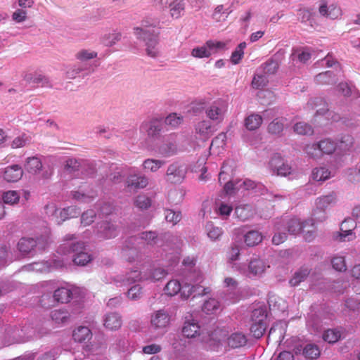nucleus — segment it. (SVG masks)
I'll return each mask as SVG.
<instances>
[{
  "mask_svg": "<svg viewBox=\"0 0 360 360\" xmlns=\"http://www.w3.org/2000/svg\"><path fill=\"white\" fill-rule=\"evenodd\" d=\"M155 28V26L148 21H142L141 27L134 28L136 38L146 42V53L151 58H156L159 55V32Z\"/></svg>",
  "mask_w": 360,
  "mask_h": 360,
  "instance_id": "f257e3e1",
  "label": "nucleus"
},
{
  "mask_svg": "<svg viewBox=\"0 0 360 360\" xmlns=\"http://www.w3.org/2000/svg\"><path fill=\"white\" fill-rule=\"evenodd\" d=\"M68 247L63 245L60 247L58 252L66 254L73 253L72 261L76 265L84 266L91 260V256L86 252V247L83 242H77L68 245V250L65 251Z\"/></svg>",
  "mask_w": 360,
  "mask_h": 360,
  "instance_id": "f03ea898",
  "label": "nucleus"
},
{
  "mask_svg": "<svg viewBox=\"0 0 360 360\" xmlns=\"http://www.w3.org/2000/svg\"><path fill=\"white\" fill-rule=\"evenodd\" d=\"M288 231L294 235L300 233H304V239L311 241L314 236V221L312 219L301 221L297 218H292L288 222Z\"/></svg>",
  "mask_w": 360,
  "mask_h": 360,
  "instance_id": "7ed1b4c3",
  "label": "nucleus"
},
{
  "mask_svg": "<svg viewBox=\"0 0 360 360\" xmlns=\"http://www.w3.org/2000/svg\"><path fill=\"white\" fill-rule=\"evenodd\" d=\"M50 242V232L46 231L44 236L38 237L37 240L32 238H22L18 243L19 251L24 254L30 253L34 248L37 247L39 250H44Z\"/></svg>",
  "mask_w": 360,
  "mask_h": 360,
  "instance_id": "20e7f679",
  "label": "nucleus"
},
{
  "mask_svg": "<svg viewBox=\"0 0 360 360\" xmlns=\"http://www.w3.org/2000/svg\"><path fill=\"white\" fill-rule=\"evenodd\" d=\"M252 319L250 332L255 338L259 339L264 335L266 328V315L263 309H257L253 311Z\"/></svg>",
  "mask_w": 360,
  "mask_h": 360,
  "instance_id": "39448f33",
  "label": "nucleus"
},
{
  "mask_svg": "<svg viewBox=\"0 0 360 360\" xmlns=\"http://www.w3.org/2000/svg\"><path fill=\"white\" fill-rule=\"evenodd\" d=\"M140 130L146 134L149 139H156L160 136L162 130V121L158 118L146 120L141 124Z\"/></svg>",
  "mask_w": 360,
  "mask_h": 360,
  "instance_id": "423d86ee",
  "label": "nucleus"
},
{
  "mask_svg": "<svg viewBox=\"0 0 360 360\" xmlns=\"http://www.w3.org/2000/svg\"><path fill=\"white\" fill-rule=\"evenodd\" d=\"M45 210L46 214H50L53 217L56 215L57 219L58 214L59 213L61 220L58 221V224H60L61 221H63L67 219L75 217L79 213L75 207L71 206L63 210H58L53 203L46 205Z\"/></svg>",
  "mask_w": 360,
  "mask_h": 360,
  "instance_id": "0eeeda50",
  "label": "nucleus"
},
{
  "mask_svg": "<svg viewBox=\"0 0 360 360\" xmlns=\"http://www.w3.org/2000/svg\"><path fill=\"white\" fill-rule=\"evenodd\" d=\"M136 236L130 237L122 250V257L127 262L131 263L137 261L140 257L139 252L136 248Z\"/></svg>",
  "mask_w": 360,
  "mask_h": 360,
  "instance_id": "6e6552de",
  "label": "nucleus"
},
{
  "mask_svg": "<svg viewBox=\"0 0 360 360\" xmlns=\"http://www.w3.org/2000/svg\"><path fill=\"white\" fill-rule=\"evenodd\" d=\"M186 169L178 163L170 165L166 172V180L171 184H181L186 177Z\"/></svg>",
  "mask_w": 360,
  "mask_h": 360,
  "instance_id": "1a4fd4ad",
  "label": "nucleus"
},
{
  "mask_svg": "<svg viewBox=\"0 0 360 360\" xmlns=\"http://www.w3.org/2000/svg\"><path fill=\"white\" fill-rule=\"evenodd\" d=\"M269 167L278 176H285L291 173V167L285 163L282 157L278 154H275L269 161Z\"/></svg>",
  "mask_w": 360,
  "mask_h": 360,
  "instance_id": "9d476101",
  "label": "nucleus"
},
{
  "mask_svg": "<svg viewBox=\"0 0 360 360\" xmlns=\"http://www.w3.org/2000/svg\"><path fill=\"white\" fill-rule=\"evenodd\" d=\"M170 321L171 316L164 309L155 311L150 316V325L155 329L166 328Z\"/></svg>",
  "mask_w": 360,
  "mask_h": 360,
  "instance_id": "9b49d317",
  "label": "nucleus"
},
{
  "mask_svg": "<svg viewBox=\"0 0 360 360\" xmlns=\"http://www.w3.org/2000/svg\"><path fill=\"white\" fill-rule=\"evenodd\" d=\"M22 339L18 333V326H8L6 327L1 338V341L4 345L9 346L13 344H19V342Z\"/></svg>",
  "mask_w": 360,
  "mask_h": 360,
  "instance_id": "f8f14e48",
  "label": "nucleus"
},
{
  "mask_svg": "<svg viewBox=\"0 0 360 360\" xmlns=\"http://www.w3.org/2000/svg\"><path fill=\"white\" fill-rule=\"evenodd\" d=\"M336 202L337 195L336 193L333 191L329 193L327 195L319 197L316 200V210H315L314 214H316V212L318 210L324 212L327 208L335 205Z\"/></svg>",
  "mask_w": 360,
  "mask_h": 360,
  "instance_id": "ddd939ff",
  "label": "nucleus"
},
{
  "mask_svg": "<svg viewBox=\"0 0 360 360\" xmlns=\"http://www.w3.org/2000/svg\"><path fill=\"white\" fill-rule=\"evenodd\" d=\"M319 13L331 19H337L342 15L341 9L335 5L327 6L325 1H322L319 8Z\"/></svg>",
  "mask_w": 360,
  "mask_h": 360,
  "instance_id": "4468645a",
  "label": "nucleus"
},
{
  "mask_svg": "<svg viewBox=\"0 0 360 360\" xmlns=\"http://www.w3.org/2000/svg\"><path fill=\"white\" fill-rule=\"evenodd\" d=\"M22 169L20 166L13 165L7 167L4 172V179L8 182H16L22 176Z\"/></svg>",
  "mask_w": 360,
  "mask_h": 360,
  "instance_id": "2eb2a0df",
  "label": "nucleus"
},
{
  "mask_svg": "<svg viewBox=\"0 0 360 360\" xmlns=\"http://www.w3.org/2000/svg\"><path fill=\"white\" fill-rule=\"evenodd\" d=\"M162 4H168L170 14L172 18H179L184 11L185 4L184 0H160Z\"/></svg>",
  "mask_w": 360,
  "mask_h": 360,
  "instance_id": "dca6fc26",
  "label": "nucleus"
},
{
  "mask_svg": "<svg viewBox=\"0 0 360 360\" xmlns=\"http://www.w3.org/2000/svg\"><path fill=\"white\" fill-rule=\"evenodd\" d=\"M195 133L202 140L208 139L213 134L212 124L208 120H202L195 125Z\"/></svg>",
  "mask_w": 360,
  "mask_h": 360,
  "instance_id": "f3484780",
  "label": "nucleus"
},
{
  "mask_svg": "<svg viewBox=\"0 0 360 360\" xmlns=\"http://www.w3.org/2000/svg\"><path fill=\"white\" fill-rule=\"evenodd\" d=\"M103 322L104 326L110 330H118L122 324V318L117 313H110L106 314Z\"/></svg>",
  "mask_w": 360,
  "mask_h": 360,
  "instance_id": "a211bd4d",
  "label": "nucleus"
},
{
  "mask_svg": "<svg viewBox=\"0 0 360 360\" xmlns=\"http://www.w3.org/2000/svg\"><path fill=\"white\" fill-rule=\"evenodd\" d=\"M200 326L194 319L186 321L182 328L183 335L188 338H193L200 334Z\"/></svg>",
  "mask_w": 360,
  "mask_h": 360,
  "instance_id": "6ab92c4d",
  "label": "nucleus"
},
{
  "mask_svg": "<svg viewBox=\"0 0 360 360\" xmlns=\"http://www.w3.org/2000/svg\"><path fill=\"white\" fill-rule=\"evenodd\" d=\"M228 336V331L225 329L217 328L209 333V340L207 342L210 346L218 345L222 341L225 340Z\"/></svg>",
  "mask_w": 360,
  "mask_h": 360,
  "instance_id": "aec40b11",
  "label": "nucleus"
},
{
  "mask_svg": "<svg viewBox=\"0 0 360 360\" xmlns=\"http://www.w3.org/2000/svg\"><path fill=\"white\" fill-rule=\"evenodd\" d=\"M355 228L354 222L351 219H345L341 224L340 231L339 236L340 237V240L341 241H345V238L348 236H350L351 238L348 239V240H353L356 238L354 233L352 231Z\"/></svg>",
  "mask_w": 360,
  "mask_h": 360,
  "instance_id": "412c9836",
  "label": "nucleus"
},
{
  "mask_svg": "<svg viewBox=\"0 0 360 360\" xmlns=\"http://www.w3.org/2000/svg\"><path fill=\"white\" fill-rule=\"evenodd\" d=\"M72 337L75 342H86L91 339L92 333L88 327L79 326L74 330Z\"/></svg>",
  "mask_w": 360,
  "mask_h": 360,
  "instance_id": "4be33fe9",
  "label": "nucleus"
},
{
  "mask_svg": "<svg viewBox=\"0 0 360 360\" xmlns=\"http://www.w3.org/2000/svg\"><path fill=\"white\" fill-rule=\"evenodd\" d=\"M223 107V104L221 102H214L206 111L207 117L212 120H221L224 113Z\"/></svg>",
  "mask_w": 360,
  "mask_h": 360,
  "instance_id": "5701e85b",
  "label": "nucleus"
},
{
  "mask_svg": "<svg viewBox=\"0 0 360 360\" xmlns=\"http://www.w3.org/2000/svg\"><path fill=\"white\" fill-rule=\"evenodd\" d=\"M99 231L105 238H114L118 233L117 226L109 221L102 222L99 226Z\"/></svg>",
  "mask_w": 360,
  "mask_h": 360,
  "instance_id": "b1692460",
  "label": "nucleus"
},
{
  "mask_svg": "<svg viewBox=\"0 0 360 360\" xmlns=\"http://www.w3.org/2000/svg\"><path fill=\"white\" fill-rule=\"evenodd\" d=\"M285 121L286 119L283 117L275 118L269 124L267 127L268 132L272 135H281L284 129Z\"/></svg>",
  "mask_w": 360,
  "mask_h": 360,
  "instance_id": "393cba45",
  "label": "nucleus"
},
{
  "mask_svg": "<svg viewBox=\"0 0 360 360\" xmlns=\"http://www.w3.org/2000/svg\"><path fill=\"white\" fill-rule=\"evenodd\" d=\"M266 270L264 262L258 258L250 260L248 264V273L252 276H257L263 274Z\"/></svg>",
  "mask_w": 360,
  "mask_h": 360,
  "instance_id": "a878e982",
  "label": "nucleus"
},
{
  "mask_svg": "<svg viewBox=\"0 0 360 360\" xmlns=\"http://www.w3.org/2000/svg\"><path fill=\"white\" fill-rule=\"evenodd\" d=\"M42 169V163L40 159L37 157H30L26 160L25 164V169L31 174H37Z\"/></svg>",
  "mask_w": 360,
  "mask_h": 360,
  "instance_id": "bb28decb",
  "label": "nucleus"
},
{
  "mask_svg": "<svg viewBox=\"0 0 360 360\" xmlns=\"http://www.w3.org/2000/svg\"><path fill=\"white\" fill-rule=\"evenodd\" d=\"M227 343L232 348H238L243 347L247 343L245 335L241 333H233L227 338Z\"/></svg>",
  "mask_w": 360,
  "mask_h": 360,
  "instance_id": "cd10ccee",
  "label": "nucleus"
},
{
  "mask_svg": "<svg viewBox=\"0 0 360 360\" xmlns=\"http://www.w3.org/2000/svg\"><path fill=\"white\" fill-rule=\"evenodd\" d=\"M127 186L134 188H143L148 184V180L145 176L131 175L127 181Z\"/></svg>",
  "mask_w": 360,
  "mask_h": 360,
  "instance_id": "c85d7f7f",
  "label": "nucleus"
},
{
  "mask_svg": "<svg viewBox=\"0 0 360 360\" xmlns=\"http://www.w3.org/2000/svg\"><path fill=\"white\" fill-rule=\"evenodd\" d=\"M262 121L261 115L253 113L245 119V126L250 131L256 130L261 126Z\"/></svg>",
  "mask_w": 360,
  "mask_h": 360,
  "instance_id": "c756f323",
  "label": "nucleus"
},
{
  "mask_svg": "<svg viewBox=\"0 0 360 360\" xmlns=\"http://www.w3.org/2000/svg\"><path fill=\"white\" fill-rule=\"evenodd\" d=\"M142 280H144L143 272H141L138 270H131L127 272L124 276L121 278V281L124 285H130Z\"/></svg>",
  "mask_w": 360,
  "mask_h": 360,
  "instance_id": "7c9ffc66",
  "label": "nucleus"
},
{
  "mask_svg": "<svg viewBox=\"0 0 360 360\" xmlns=\"http://www.w3.org/2000/svg\"><path fill=\"white\" fill-rule=\"evenodd\" d=\"M167 274V272L164 269L153 268L148 273L143 271V279L157 281L165 278Z\"/></svg>",
  "mask_w": 360,
  "mask_h": 360,
  "instance_id": "2f4dec72",
  "label": "nucleus"
},
{
  "mask_svg": "<svg viewBox=\"0 0 360 360\" xmlns=\"http://www.w3.org/2000/svg\"><path fill=\"white\" fill-rule=\"evenodd\" d=\"M315 82L318 84H333L337 79L332 71H326L319 73L315 77Z\"/></svg>",
  "mask_w": 360,
  "mask_h": 360,
  "instance_id": "473e14b6",
  "label": "nucleus"
},
{
  "mask_svg": "<svg viewBox=\"0 0 360 360\" xmlns=\"http://www.w3.org/2000/svg\"><path fill=\"white\" fill-rule=\"evenodd\" d=\"M72 292L66 288H59L54 291L53 297L56 301L61 303L70 302L72 297Z\"/></svg>",
  "mask_w": 360,
  "mask_h": 360,
  "instance_id": "72a5a7b5",
  "label": "nucleus"
},
{
  "mask_svg": "<svg viewBox=\"0 0 360 360\" xmlns=\"http://www.w3.org/2000/svg\"><path fill=\"white\" fill-rule=\"evenodd\" d=\"M263 237L260 232L257 231H250L245 236V243L248 246H255L262 241Z\"/></svg>",
  "mask_w": 360,
  "mask_h": 360,
  "instance_id": "f704fd0d",
  "label": "nucleus"
},
{
  "mask_svg": "<svg viewBox=\"0 0 360 360\" xmlns=\"http://www.w3.org/2000/svg\"><path fill=\"white\" fill-rule=\"evenodd\" d=\"M181 290V285L176 279L170 280L165 286L164 292L167 296H174Z\"/></svg>",
  "mask_w": 360,
  "mask_h": 360,
  "instance_id": "c9c22d12",
  "label": "nucleus"
},
{
  "mask_svg": "<svg viewBox=\"0 0 360 360\" xmlns=\"http://www.w3.org/2000/svg\"><path fill=\"white\" fill-rule=\"evenodd\" d=\"M177 151L176 145L174 142H167L160 146L158 148V153L162 157H170L176 154Z\"/></svg>",
  "mask_w": 360,
  "mask_h": 360,
  "instance_id": "e433bc0d",
  "label": "nucleus"
},
{
  "mask_svg": "<svg viewBox=\"0 0 360 360\" xmlns=\"http://www.w3.org/2000/svg\"><path fill=\"white\" fill-rule=\"evenodd\" d=\"M51 317L56 324L66 323L70 319V314L66 310L56 309L51 311Z\"/></svg>",
  "mask_w": 360,
  "mask_h": 360,
  "instance_id": "4c0bfd02",
  "label": "nucleus"
},
{
  "mask_svg": "<svg viewBox=\"0 0 360 360\" xmlns=\"http://www.w3.org/2000/svg\"><path fill=\"white\" fill-rule=\"evenodd\" d=\"M330 172L326 167H316L312 171V178L317 181H323L329 179Z\"/></svg>",
  "mask_w": 360,
  "mask_h": 360,
  "instance_id": "58836bf2",
  "label": "nucleus"
},
{
  "mask_svg": "<svg viewBox=\"0 0 360 360\" xmlns=\"http://www.w3.org/2000/svg\"><path fill=\"white\" fill-rule=\"evenodd\" d=\"M309 274V271L307 268H301L295 273L292 278L290 280V285H298L302 281H303L307 277Z\"/></svg>",
  "mask_w": 360,
  "mask_h": 360,
  "instance_id": "ea45409f",
  "label": "nucleus"
},
{
  "mask_svg": "<svg viewBox=\"0 0 360 360\" xmlns=\"http://www.w3.org/2000/svg\"><path fill=\"white\" fill-rule=\"evenodd\" d=\"M165 163L163 160L148 158L143 162V167L147 171L155 172L164 165Z\"/></svg>",
  "mask_w": 360,
  "mask_h": 360,
  "instance_id": "a19ab883",
  "label": "nucleus"
},
{
  "mask_svg": "<svg viewBox=\"0 0 360 360\" xmlns=\"http://www.w3.org/2000/svg\"><path fill=\"white\" fill-rule=\"evenodd\" d=\"M220 308L219 302L214 298L205 301L202 306V311L207 314L217 312Z\"/></svg>",
  "mask_w": 360,
  "mask_h": 360,
  "instance_id": "79ce46f5",
  "label": "nucleus"
},
{
  "mask_svg": "<svg viewBox=\"0 0 360 360\" xmlns=\"http://www.w3.org/2000/svg\"><path fill=\"white\" fill-rule=\"evenodd\" d=\"M341 338V333L336 329H328L323 334V339L328 343L337 342Z\"/></svg>",
  "mask_w": 360,
  "mask_h": 360,
  "instance_id": "37998d69",
  "label": "nucleus"
},
{
  "mask_svg": "<svg viewBox=\"0 0 360 360\" xmlns=\"http://www.w3.org/2000/svg\"><path fill=\"white\" fill-rule=\"evenodd\" d=\"M121 37L122 35L120 32L108 33L102 37L101 41L105 46L110 47L120 41Z\"/></svg>",
  "mask_w": 360,
  "mask_h": 360,
  "instance_id": "c03bdc74",
  "label": "nucleus"
},
{
  "mask_svg": "<svg viewBox=\"0 0 360 360\" xmlns=\"http://www.w3.org/2000/svg\"><path fill=\"white\" fill-rule=\"evenodd\" d=\"M321 153L322 154H331L336 148V143L330 140L324 139L319 143Z\"/></svg>",
  "mask_w": 360,
  "mask_h": 360,
  "instance_id": "a18cd8bd",
  "label": "nucleus"
},
{
  "mask_svg": "<svg viewBox=\"0 0 360 360\" xmlns=\"http://www.w3.org/2000/svg\"><path fill=\"white\" fill-rule=\"evenodd\" d=\"M320 354L321 351L319 347L314 344H308L303 349V354L308 359H317Z\"/></svg>",
  "mask_w": 360,
  "mask_h": 360,
  "instance_id": "49530a36",
  "label": "nucleus"
},
{
  "mask_svg": "<svg viewBox=\"0 0 360 360\" xmlns=\"http://www.w3.org/2000/svg\"><path fill=\"white\" fill-rule=\"evenodd\" d=\"M278 67V63L276 60L270 58L262 65L263 72L266 75H274L277 72Z\"/></svg>",
  "mask_w": 360,
  "mask_h": 360,
  "instance_id": "de8ad7c7",
  "label": "nucleus"
},
{
  "mask_svg": "<svg viewBox=\"0 0 360 360\" xmlns=\"http://www.w3.org/2000/svg\"><path fill=\"white\" fill-rule=\"evenodd\" d=\"M137 244L141 243V240H144L148 245H152L155 243L158 235L155 232L146 231L141 233L139 237H137Z\"/></svg>",
  "mask_w": 360,
  "mask_h": 360,
  "instance_id": "09e8293b",
  "label": "nucleus"
},
{
  "mask_svg": "<svg viewBox=\"0 0 360 360\" xmlns=\"http://www.w3.org/2000/svg\"><path fill=\"white\" fill-rule=\"evenodd\" d=\"M212 55V52L209 47L206 45L194 48L191 51V56L195 58H208Z\"/></svg>",
  "mask_w": 360,
  "mask_h": 360,
  "instance_id": "8fccbe9b",
  "label": "nucleus"
},
{
  "mask_svg": "<svg viewBox=\"0 0 360 360\" xmlns=\"http://www.w3.org/2000/svg\"><path fill=\"white\" fill-rule=\"evenodd\" d=\"M20 193L16 191H8L4 193L3 200L4 203L14 205L19 202Z\"/></svg>",
  "mask_w": 360,
  "mask_h": 360,
  "instance_id": "3c124183",
  "label": "nucleus"
},
{
  "mask_svg": "<svg viewBox=\"0 0 360 360\" xmlns=\"http://www.w3.org/2000/svg\"><path fill=\"white\" fill-rule=\"evenodd\" d=\"M331 264L333 268L338 271H345L347 270L346 262L344 257L335 256L332 258Z\"/></svg>",
  "mask_w": 360,
  "mask_h": 360,
  "instance_id": "603ef678",
  "label": "nucleus"
},
{
  "mask_svg": "<svg viewBox=\"0 0 360 360\" xmlns=\"http://www.w3.org/2000/svg\"><path fill=\"white\" fill-rule=\"evenodd\" d=\"M246 47L245 42H241L236 49V50L232 53L231 60L233 64H238L240 61L241 58L243 56L244 51L243 50Z\"/></svg>",
  "mask_w": 360,
  "mask_h": 360,
  "instance_id": "864d4df0",
  "label": "nucleus"
},
{
  "mask_svg": "<svg viewBox=\"0 0 360 360\" xmlns=\"http://www.w3.org/2000/svg\"><path fill=\"white\" fill-rule=\"evenodd\" d=\"M304 151L311 158H319L321 156L319 143L307 145L304 148Z\"/></svg>",
  "mask_w": 360,
  "mask_h": 360,
  "instance_id": "5fc2aeb1",
  "label": "nucleus"
},
{
  "mask_svg": "<svg viewBox=\"0 0 360 360\" xmlns=\"http://www.w3.org/2000/svg\"><path fill=\"white\" fill-rule=\"evenodd\" d=\"M294 131L301 135H311L314 131L312 127L304 122H298L294 126Z\"/></svg>",
  "mask_w": 360,
  "mask_h": 360,
  "instance_id": "6e6d98bb",
  "label": "nucleus"
},
{
  "mask_svg": "<svg viewBox=\"0 0 360 360\" xmlns=\"http://www.w3.org/2000/svg\"><path fill=\"white\" fill-rule=\"evenodd\" d=\"M165 122L167 125L176 128L182 124L183 117L176 113H171L165 118Z\"/></svg>",
  "mask_w": 360,
  "mask_h": 360,
  "instance_id": "4d7b16f0",
  "label": "nucleus"
},
{
  "mask_svg": "<svg viewBox=\"0 0 360 360\" xmlns=\"http://www.w3.org/2000/svg\"><path fill=\"white\" fill-rule=\"evenodd\" d=\"M165 216L167 221L172 223L173 225L177 224L181 219L180 212H174L173 210L170 209L165 210Z\"/></svg>",
  "mask_w": 360,
  "mask_h": 360,
  "instance_id": "13d9d810",
  "label": "nucleus"
},
{
  "mask_svg": "<svg viewBox=\"0 0 360 360\" xmlns=\"http://www.w3.org/2000/svg\"><path fill=\"white\" fill-rule=\"evenodd\" d=\"M135 205L141 210H146L151 205V200L143 195H138L134 200Z\"/></svg>",
  "mask_w": 360,
  "mask_h": 360,
  "instance_id": "bf43d9fd",
  "label": "nucleus"
},
{
  "mask_svg": "<svg viewBox=\"0 0 360 360\" xmlns=\"http://www.w3.org/2000/svg\"><path fill=\"white\" fill-rule=\"evenodd\" d=\"M207 231L208 237L213 240L219 239L223 233L221 228L214 226L212 224H207Z\"/></svg>",
  "mask_w": 360,
  "mask_h": 360,
  "instance_id": "052dcab7",
  "label": "nucleus"
},
{
  "mask_svg": "<svg viewBox=\"0 0 360 360\" xmlns=\"http://www.w3.org/2000/svg\"><path fill=\"white\" fill-rule=\"evenodd\" d=\"M23 331L24 335H25V342H27L32 339L40 338L41 335L37 333L36 329L32 326H23L21 327Z\"/></svg>",
  "mask_w": 360,
  "mask_h": 360,
  "instance_id": "680f3d73",
  "label": "nucleus"
},
{
  "mask_svg": "<svg viewBox=\"0 0 360 360\" xmlns=\"http://www.w3.org/2000/svg\"><path fill=\"white\" fill-rule=\"evenodd\" d=\"M96 212L93 210L84 212L81 217V224L86 226L91 224L96 218Z\"/></svg>",
  "mask_w": 360,
  "mask_h": 360,
  "instance_id": "e2e57ef3",
  "label": "nucleus"
},
{
  "mask_svg": "<svg viewBox=\"0 0 360 360\" xmlns=\"http://www.w3.org/2000/svg\"><path fill=\"white\" fill-rule=\"evenodd\" d=\"M81 167L80 162L74 158H69L65 161V169L69 173L74 172L77 171Z\"/></svg>",
  "mask_w": 360,
  "mask_h": 360,
  "instance_id": "0e129e2a",
  "label": "nucleus"
},
{
  "mask_svg": "<svg viewBox=\"0 0 360 360\" xmlns=\"http://www.w3.org/2000/svg\"><path fill=\"white\" fill-rule=\"evenodd\" d=\"M236 217L242 221H245L250 217L251 212L248 207L240 206L235 210Z\"/></svg>",
  "mask_w": 360,
  "mask_h": 360,
  "instance_id": "69168bd1",
  "label": "nucleus"
},
{
  "mask_svg": "<svg viewBox=\"0 0 360 360\" xmlns=\"http://www.w3.org/2000/svg\"><path fill=\"white\" fill-rule=\"evenodd\" d=\"M240 255V247L236 243L231 244L228 252L227 258L229 261L233 262L238 259Z\"/></svg>",
  "mask_w": 360,
  "mask_h": 360,
  "instance_id": "338daca9",
  "label": "nucleus"
},
{
  "mask_svg": "<svg viewBox=\"0 0 360 360\" xmlns=\"http://www.w3.org/2000/svg\"><path fill=\"white\" fill-rule=\"evenodd\" d=\"M141 288L139 285L132 286L127 292V296L132 300H136L141 297Z\"/></svg>",
  "mask_w": 360,
  "mask_h": 360,
  "instance_id": "774afa93",
  "label": "nucleus"
}]
</instances>
